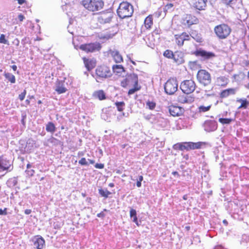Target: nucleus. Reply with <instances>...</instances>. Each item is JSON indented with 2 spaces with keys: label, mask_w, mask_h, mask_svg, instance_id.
<instances>
[{
  "label": "nucleus",
  "mask_w": 249,
  "mask_h": 249,
  "mask_svg": "<svg viewBox=\"0 0 249 249\" xmlns=\"http://www.w3.org/2000/svg\"><path fill=\"white\" fill-rule=\"evenodd\" d=\"M121 86L124 88H130L128 95H131L140 90L141 86L139 84V78L137 74L130 73L121 82Z\"/></svg>",
  "instance_id": "nucleus-1"
},
{
  "label": "nucleus",
  "mask_w": 249,
  "mask_h": 249,
  "mask_svg": "<svg viewBox=\"0 0 249 249\" xmlns=\"http://www.w3.org/2000/svg\"><path fill=\"white\" fill-rule=\"evenodd\" d=\"M117 12L121 18L130 17L133 13V6L127 1H123L120 4Z\"/></svg>",
  "instance_id": "nucleus-2"
},
{
  "label": "nucleus",
  "mask_w": 249,
  "mask_h": 249,
  "mask_svg": "<svg viewBox=\"0 0 249 249\" xmlns=\"http://www.w3.org/2000/svg\"><path fill=\"white\" fill-rule=\"evenodd\" d=\"M112 75L110 68L105 65L98 66L95 70V78L98 82L111 77Z\"/></svg>",
  "instance_id": "nucleus-3"
},
{
  "label": "nucleus",
  "mask_w": 249,
  "mask_h": 249,
  "mask_svg": "<svg viewBox=\"0 0 249 249\" xmlns=\"http://www.w3.org/2000/svg\"><path fill=\"white\" fill-rule=\"evenodd\" d=\"M231 31V27L225 23L218 25L214 28V32L216 36L220 39H224L227 38L230 36Z\"/></svg>",
  "instance_id": "nucleus-4"
},
{
  "label": "nucleus",
  "mask_w": 249,
  "mask_h": 249,
  "mask_svg": "<svg viewBox=\"0 0 249 249\" xmlns=\"http://www.w3.org/2000/svg\"><path fill=\"white\" fill-rule=\"evenodd\" d=\"M82 4L86 9L91 12L100 10L104 6L102 0H83Z\"/></svg>",
  "instance_id": "nucleus-5"
},
{
  "label": "nucleus",
  "mask_w": 249,
  "mask_h": 249,
  "mask_svg": "<svg viewBox=\"0 0 249 249\" xmlns=\"http://www.w3.org/2000/svg\"><path fill=\"white\" fill-rule=\"evenodd\" d=\"M198 81L202 85L206 86L211 83V76L210 73L205 70L201 69L198 71L196 74Z\"/></svg>",
  "instance_id": "nucleus-6"
},
{
  "label": "nucleus",
  "mask_w": 249,
  "mask_h": 249,
  "mask_svg": "<svg viewBox=\"0 0 249 249\" xmlns=\"http://www.w3.org/2000/svg\"><path fill=\"white\" fill-rule=\"evenodd\" d=\"M198 23V18L191 14L185 15L181 21V24L184 28H189L192 25Z\"/></svg>",
  "instance_id": "nucleus-7"
},
{
  "label": "nucleus",
  "mask_w": 249,
  "mask_h": 249,
  "mask_svg": "<svg viewBox=\"0 0 249 249\" xmlns=\"http://www.w3.org/2000/svg\"><path fill=\"white\" fill-rule=\"evenodd\" d=\"M102 48V45L99 42H95L93 43H85L81 44L79 49L87 53H94L100 51Z\"/></svg>",
  "instance_id": "nucleus-8"
},
{
  "label": "nucleus",
  "mask_w": 249,
  "mask_h": 249,
  "mask_svg": "<svg viewBox=\"0 0 249 249\" xmlns=\"http://www.w3.org/2000/svg\"><path fill=\"white\" fill-rule=\"evenodd\" d=\"M165 92L169 95L173 94L178 88V83L176 78H169L164 84Z\"/></svg>",
  "instance_id": "nucleus-9"
},
{
  "label": "nucleus",
  "mask_w": 249,
  "mask_h": 249,
  "mask_svg": "<svg viewBox=\"0 0 249 249\" xmlns=\"http://www.w3.org/2000/svg\"><path fill=\"white\" fill-rule=\"evenodd\" d=\"M196 87L195 82L193 80H184L180 85V89L182 92L189 94L195 90Z\"/></svg>",
  "instance_id": "nucleus-10"
},
{
  "label": "nucleus",
  "mask_w": 249,
  "mask_h": 249,
  "mask_svg": "<svg viewBox=\"0 0 249 249\" xmlns=\"http://www.w3.org/2000/svg\"><path fill=\"white\" fill-rule=\"evenodd\" d=\"M113 15V12L111 11H103L98 15L97 20L101 24L109 23L111 21Z\"/></svg>",
  "instance_id": "nucleus-11"
},
{
  "label": "nucleus",
  "mask_w": 249,
  "mask_h": 249,
  "mask_svg": "<svg viewBox=\"0 0 249 249\" xmlns=\"http://www.w3.org/2000/svg\"><path fill=\"white\" fill-rule=\"evenodd\" d=\"M175 40L176 44L179 46L181 47L183 45L184 42L185 41H190L191 40V36L189 34L186 32H182L180 34L175 35Z\"/></svg>",
  "instance_id": "nucleus-12"
},
{
  "label": "nucleus",
  "mask_w": 249,
  "mask_h": 249,
  "mask_svg": "<svg viewBox=\"0 0 249 249\" xmlns=\"http://www.w3.org/2000/svg\"><path fill=\"white\" fill-rule=\"evenodd\" d=\"M207 0H191V7L198 11L204 10L207 6Z\"/></svg>",
  "instance_id": "nucleus-13"
},
{
  "label": "nucleus",
  "mask_w": 249,
  "mask_h": 249,
  "mask_svg": "<svg viewBox=\"0 0 249 249\" xmlns=\"http://www.w3.org/2000/svg\"><path fill=\"white\" fill-rule=\"evenodd\" d=\"M12 166V162L7 160L4 156L0 157V173L4 171H7L10 169ZM3 174H0V177L3 176Z\"/></svg>",
  "instance_id": "nucleus-14"
},
{
  "label": "nucleus",
  "mask_w": 249,
  "mask_h": 249,
  "mask_svg": "<svg viewBox=\"0 0 249 249\" xmlns=\"http://www.w3.org/2000/svg\"><path fill=\"white\" fill-rule=\"evenodd\" d=\"M177 100L180 104H191L195 101V98L191 95L183 92L178 96Z\"/></svg>",
  "instance_id": "nucleus-15"
},
{
  "label": "nucleus",
  "mask_w": 249,
  "mask_h": 249,
  "mask_svg": "<svg viewBox=\"0 0 249 249\" xmlns=\"http://www.w3.org/2000/svg\"><path fill=\"white\" fill-rule=\"evenodd\" d=\"M194 54L196 56L201 57L204 60L212 59L215 56L213 53L207 52L203 50H196Z\"/></svg>",
  "instance_id": "nucleus-16"
},
{
  "label": "nucleus",
  "mask_w": 249,
  "mask_h": 249,
  "mask_svg": "<svg viewBox=\"0 0 249 249\" xmlns=\"http://www.w3.org/2000/svg\"><path fill=\"white\" fill-rule=\"evenodd\" d=\"M172 59L174 60V62L178 65L183 64L185 62L184 53L181 51H176L174 53Z\"/></svg>",
  "instance_id": "nucleus-17"
},
{
  "label": "nucleus",
  "mask_w": 249,
  "mask_h": 249,
  "mask_svg": "<svg viewBox=\"0 0 249 249\" xmlns=\"http://www.w3.org/2000/svg\"><path fill=\"white\" fill-rule=\"evenodd\" d=\"M236 91V88H228L222 90L219 93V97L221 99L226 98L230 96L235 95Z\"/></svg>",
  "instance_id": "nucleus-18"
},
{
  "label": "nucleus",
  "mask_w": 249,
  "mask_h": 249,
  "mask_svg": "<svg viewBox=\"0 0 249 249\" xmlns=\"http://www.w3.org/2000/svg\"><path fill=\"white\" fill-rule=\"evenodd\" d=\"M183 109L178 106H171L169 107V111L170 114L174 116H180L183 114Z\"/></svg>",
  "instance_id": "nucleus-19"
},
{
  "label": "nucleus",
  "mask_w": 249,
  "mask_h": 249,
  "mask_svg": "<svg viewBox=\"0 0 249 249\" xmlns=\"http://www.w3.org/2000/svg\"><path fill=\"white\" fill-rule=\"evenodd\" d=\"M229 82V79L224 76L217 77L215 81L216 85L219 87H226Z\"/></svg>",
  "instance_id": "nucleus-20"
},
{
  "label": "nucleus",
  "mask_w": 249,
  "mask_h": 249,
  "mask_svg": "<svg viewBox=\"0 0 249 249\" xmlns=\"http://www.w3.org/2000/svg\"><path fill=\"white\" fill-rule=\"evenodd\" d=\"M45 240L40 236H36L34 240V245L37 249H42L45 246Z\"/></svg>",
  "instance_id": "nucleus-21"
},
{
  "label": "nucleus",
  "mask_w": 249,
  "mask_h": 249,
  "mask_svg": "<svg viewBox=\"0 0 249 249\" xmlns=\"http://www.w3.org/2000/svg\"><path fill=\"white\" fill-rule=\"evenodd\" d=\"M114 33H111L109 30L106 29L102 33L99 34L98 37L100 39L107 40L112 38L114 36Z\"/></svg>",
  "instance_id": "nucleus-22"
},
{
  "label": "nucleus",
  "mask_w": 249,
  "mask_h": 249,
  "mask_svg": "<svg viewBox=\"0 0 249 249\" xmlns=\"http://www.w3.org/2000/svg\"><path fill=\"white\" fill-rule=\"evenodd\" d=\"M222 1L225 4L230 6L233 9L238 8L241 5L240 0H222Z\"/></svg>",
  "instance_id": "nucleus-23"
},
{
  "label": "nucleus",
  "mask_w": 249,
  "mask_h": 249,
  "mask_svg": "<svg viewBox=\"0 0 249 249\" xmlns=\"http://www.w3.org/2000/svg\"><path fill=\"white\" fill-rule=\"evenodd\" d=\"M110 54L116 63H120L123 62V58L120 53L116 50L110 51Z\"/></svg>",
  "instance_id": "nucleus-24"
},
{
  "label": "nucleus",
  "mask_w": 249,
  "mask_h": 249,
  "mask_svg": "<svg viewBox=\"0 0 249 249\" xmlns=\"http://www.w3.org/2000/svg\"><path fill=\"white\" fill-rule=\"evenodd\" d=\"M92 96L94 98L97 99L100 101L107 99L106 94L102 89L95 91L92 94Z\"/></svg>",
  "instance_id": "nucleus-25"
},
{
  "label": "nucleus",
  "mask_w": 249,
  "mask_h": 249,
  "mask_svg": "<svg viewBox=\"0 0 249 249\" xmlns=\"http://www.w3.org/2000/svg\"><path fill=\"white\" fill-rule=\"evenodd\" d=\"M55 90L58 94H62L66 92L67 89L64 86V82L62 81H57L56 83V88Z\"/></svg>",
  "instance_id": "nucleus-26"
},
{
  "label": "nucleus",
  "mask_w": 249,
  "mask_h": 249,
  "mask_svg": "<svg viewBox=\"0 0 249 249\" xmlns=\"http://www.w3.org/2000/svg\"><path fill=\"white\" fill-rule=\"evenodd\" d=\"M143 25L147 30H150L153 25V15H148L144 19Z\"/></svg>",
  "instance_id": "nucleus-27"
},
{
  "label": "nucleus",
  "mask_w": 249,
  "mask_h": 249,
  "mask_svg": "<svg viewBox=\"0 0 249 249\" xmlns=\"http://www.w3.org/2000/svg\"><path fill=\"white\" fill-rule=\"evenodd\" d=\"M83 60L84 61L85 66L88 71L92 70L95 67V63L93 62L92 60H91V59H89L86 57H83Z\"/></svg>",
  "instance_id": "nucleus-28"
},
{
  "label": "nucleus",
  "mask_w": 249,
  "mask_h": 249,
  "mask_svg": "<svg viewBox=\"0 0 249 249\" xmlns=\"http://www.w3.org/2000/svg\"><path fill=\"white\" fill-rule=\"evenodd\" d=\"M237 102L241 104L238 109H246L249 106V101L246 98H240L237 100Z\"/></svg>",
  "instance_id": "nucleus-29"
},
{
  "label": "nucleus",
  "mask_w": 249,
  "mask_h": 249,
  "mask_svg": "<svg viewBox=\"0 0 249 249\" xmlns=\"http://www.w3.org/2000/svg\"><path fill=\"white\" fill-rule=\"evenodd\" d=\"M189 35L190 36H191V38L192 37L196 42L198 43H201L202 42L203 38L201 36V35H200V34L198 33L197 31H193Z\"/></svg>",
  "instance_id": "nucleus-30"
},
{
  "label": "nucleus",
  "mask_w": 249,
  "mask_h": 249,
  "mask_svg": "<svg viewBox=\"0 0 249 249\" xmlns=\"http://www.w3.org/2000/svg\"><path fill=\"white\" fill-rule=\"evenodd\" d=\"M112 71L116 74H121L125 71V69L122 65H114L112 66Z\"/></svg>",
  "instance_id": "nucleus-31"
},
{
  "label": "nucleus",
  "mask_w": 249,
  "mask_h": 249,
  "mask_svg": "<svg viewBox=\"0 0 249 249\" xmlns=\"http://www.w3.org/2000/svg\"><path fill=\"white\" fill-rule=\"evenodd\" d=\"M178 147V149L181 151L183 150H187L189 151L190 150V146H189V142H180L178 143L176 145Z\"/></svg>",
  "instance_id": "nucleus-32"
},
{
  "label": "nucleus",
  "mask_w": 249,
  "mask_h": 249,
  "mask_svg": "<svg viewBox=\"0 0 249 249\" xmlns=\"http://www.w3.org/2000/svg\"><path fill=\"white\" fill-rule=\"evenodd\" d=\"M204 143L202 142H189V146L190 150L197 149L201 148L202 145Z\"/></svg>",
  "instance_id": "nucleus-33"
},
{
  "label": "nucleus",
  "mask_w": 249,
  "mask_h": 249,
  "mask_svg": "<svg viewBox=\"0 0 249 249\" xmlns=\"http://www.w3.org/2000/svg\"><path fill=\"white\" fill-rule=\"evenodd\" d=\"M55 129L54 124L51 122H48L46 125V130L47 132L53 133L55 131Z\"/></svg>",
  "instance_id": "nucleus-34"
},
{
  "label": "nucleus",
  "mask_w": 249,
  "mask_h": 249,
  "mask_svg": "<svg viewBox=\"0 0 249 249\" xmlns=\"http://www.w3.org/2000/svg\"><path fill=\"white\" fill-rule=\"evenodd\" d=\"M130 216L133 218V221L138 226H139L138 218L137 216V212L135 209H131L130 210Z\"/></svg>",
  "instance_id": "nucleus-35"
},
{
  "label": "nucleus",
  "mask_w": 249,
  "mask_h": 249,
  "mask_svg": "<svg viewBox=\"0 0 249 249\" xmlns=\"http://www.w3.org/2000/svg\"><path fill=\"white\" fill-rule=\"evenodd\" d=\"M212 107V105H209L207 106H204L203 105L200 106L198 107L197 110L198 112L199 113L202 112H205L208 111Z\"/></svg>",
  "instance_id": "nucleus-36"
},
{
  "label": "nucleus",
  "mask_w": 249,
  "mask_h": 249,
  "mask_svg": "<svg viewBox=\"0 0 249 249\" xmlns=\"http://www.w3.org/2000/svg\"><path fill=\"white\" fill-rule=\"evenodd\" d=\"M117 110L119 112H122L124 109L125 103L124 101L122 102H116L115 103Z\"/></svg>",
  "instance_id": "nucleus-37"
},
{
  "label": "nucleus",
  "mask_w": 249,
  "mask_h": 249,
  "mask_svg": "<svg viewBox=\"0 0 249 249\" xmlns=\"http://www.w3.org/2000/svg\"><path fill=\"white\" fill-rule=\"evenodd\" d=\"M234 121V119L232 118H219L218 120L219 122H220L222 124H231L232 122Z\"/></svg>",
  "instance_id": "nucleus-38"
},
{
  "label": "nucleus",
  "mask_w": 249,
  "mask_h": 249,
  "mask_svg": "<svg viewBox=\"0 0 249 249\" xmlns=\"http://www.w3.org/2000/svg\"><path fill=\"white\" fill-rule=\"evenodd\" d=\"M174 53L170 50H166L163 53V55L164 57L168 58V59H172L174 56Z\"/></svg>",
  "instance_id": "nucleus-39"
},
{
  "label": "nucleus",
  "mask_w": 249,
  "mask_h": 249,
  "mask_svg": "<svg viewBox=\"0 0 249 249\" xmlns=\"http://www.w3.org/2000/svg\"><path fill=\"white\" fill-rule=\"evenodd\" d=\"M99 193L100 195L105 198H107L111 194V193L107 190H104L102 189H99Z\"/></svg>",
  "instance_id": "nucleus-40"
},
{
  "label": "nucleus",
  "mask_w": 249,
  "mask_h": 249,
  "mask_svg": "<svg viewBox=\"0 0 249 249\" xmlns=\"http://www.w3.org/2000/svg\"><path fill=\"white\" fill-rule=\"evenodd\" d=\"M5 78L11 83H14L15 81V78L14 75L10 73H5Z\"/></svg>",
  "instance_id": "nucleus-41"
},
{
  "label": "nucleus",
  "mask_w": 249,
  "mask_h": 249,
  "mask_svg": "<svg viewBox=\"0 0 249 249\" xmlns=\"http://www.w3.org/2000/svg\"><path fill=\"white\" fill-rule=\"evenodd\" d=\"M161 33V30L160 29V28H156L152 32V35L153 36L156 35V36H160V34Z\"/></svg>",
  "instance_id": "nucleus-42"
},
{
  "label": "nucleus",
  "mask_w": 249,
  "mask_h": 249,
  "mask_svg": "<svg viewBox=\"0 0 249 249\" xmlns=\"http://www.w3.org/2000/svg\"><path fill=\"white\" fill-rule=\"evenodd\" d=\"M0 43L8 44V41L5 38V36L4 34H1L0 36Z\"/></svg>",
  "instance_id": "nucleus-43"
},
{
  "label": "nucleus",
  "mask_w": 249,
  "mask_h": 249,
  "mask_svg": "<svg viewBox=\"0 0 249 249\" xmlns=\"http://www.w3.org/2000/svg\"><path fill=\"white\" fill-rule=\"evenodd\" d=\"M147 106L150 109H153L156 107V103L152 101H147L146 103Z\"/></svg>",
  "instance_id": "nucleus-44"
},
{
  "label": "nucleus",
  "mask_w": 249,
  "mask_h": 249,
  "mask_svg": "<svg viewBox=\"0 0 249 249\" xmlns=\"http://www.w3.org/2000/svg\"><path fill=\"white\" fill-rule=\"evenodd\" d=\"M78 162H79V164H80L81 165H88V161H87L86 158H81V160H79Z\"/></svg>",
  "instance_id": "nucleus-45"
},
{
  "label": "nucleus",
  "mask_w": 249,
  "mask_h": 249,
  "mask_svg": "<svg viewBox=\"0 0 249 249\" xmlns=\"http://www.w3.org/2000/svg\"><path fill=\"white\" fill-rule=\"evenodd\" d=\"M26 94V89H24L22 93H21L20 94H19L18 98L20 99V100L22 101L24 99Z\"/></svg>",
  "instance_id": "nucleus-46"
},
{
  "label": "nucleus",
  "mask_w": 249,
  "mask_h": 249,
  "mask_svg": "<svg viewBox=\"0 0 249 249\" xmlns=\"http://www.w3.org/2000/svg\"><path fill=\"white\" fill-rule=\"evenodd\" d=\"M207 124L212 126V129L209 130V131L214 130L217 128L216 124L214 122H210Z\"/></svg>",
  "instance_id": "nucleus-47"
},
{
  "label": "nucleus",
  "mask_w": 249,
  "mask_h": 249,
  "mask_svg": "<svg viewBox=\"0 0 249 249\" xmlns=\"http://www.w3.org/2000/svg\"><path fill=\"white\" fill-rule=\"evenodd\" d=\"M174 6V5L172 3H168L164 7V11L167 12L168 10L171 9Z\"/></svg>",
  "instance_id": "nucleus-48"
},
{
  "label": "nucleus",
  "mask_w": 249,
  "mask_h": 249,
  "mask_svg": "<svg viewBox=\"0 0 249 249\" xmlns=\"http://www.w3.org/2000/svg\"><path fill=\"white\" fill-rule=\"evenodd\" d=\"M107 210L106 209H104L103 211L100 212V213L97 214V216L98 217L104 218L105 216V214L104 212H107Z\"/></svg>",
  "instance_id": "nucleus-49"
},
{
  "label": "nucleus",
  "mask_w": 249,
  "mask_h": 249,
  "mask_svg": "<svg viewBox=\"0 0 249 249\" xmlns=\"http://www.w3.org/2000/svg\"><path fill=\"white\" fill-rule=\"evenodd\" d=\"M162 13V11L160 9H159L156 12H155L153 15L156 17L157 18H159L160 16Z\"/></svg>",
  "instance_id": "nucleus-50"
},
{
  "label": "nucleus",
  "mask_w": 249,
  "mask_h": 249,
  "mask_svg": "<svg viewBox=\"0 0 249 249\" xmlns=\"http://www.w3.org/2000/svg\"><path fill=\"white\" fill-rule=\"evenodd\" d=\"M26 172L27 174L30 176H33L35 173V171L33 169H31V170L27 169L26 170Z\"/></svg>",
  "instance_id": "nucleus-51"
},
{
  "label": "nucleus",
  "mask_w": 249,
  "mask_h": 249,
  "mask_svg": "<svg viewBox=\"0 0 249 249\" xmlns=\"http://www.w3.org/2000/svg\"><path fill=\"white\" fill-rule=\"evenodd\" d=\"M95 167L97 169H103L104 167V164L103 163H96Z\"/></svg>",
  "instance_id": "nucleus-52"
},
{
  "label": "nucleus",
  "mask_w": 249,
  "mask_h": 249,
  "mask_svg": "<svg viewBox=\"0 0 249 249\" xmlns=\"http://www.w3.org/2000/svg\"><path fill=\"white\" fill-rule=\"evenodd\" d=\"M7 213V208H4L3 210L0 209V215H6Z\"/></svg>",
  "instance_id": "nucleus-53"
},
{
  "label": "nucleus",
  "mask_w": 249,
  "mask_h": 249,
  "mask_svg": "<svg viewBox=\"0 0 249 249\" xmlns=\"http://www.w3.org/2000/svg\"><path fill=\"white\" fill-rule=\"evenodd\" d=\"M18 18L20 21H22L25 18V17L21 14H20L18 16Z\"/></svg>",
  "instance_id": "nucleus-54"
},
{
  "label": "nucleus",
  "mask_w": 249,
  "mask_h": 249,
  "mask_svg": "<svg viewBox=\"0 0 249 249\" xmlns=\"http://www.w3.org/2000/svg\"><path fill=\"white\" fill-rule=\"evenodd\" d=\"M18 0V3L19 4H22L24 3H25L26 4H27V1L26 0Z\"/></svg>",
  "instance_id": "nucleus-55"
},
{
  "label": "nucleus",
  "mask_w": 249,
  "mask_h": 249,
  "mask_svg": "<svg viewBox=\"0 0 249 249\" xmlns=\"http://www.w3.org/2000/svg\"><path fill=\"white\" fill-rule=\"evenodd\" d=\"M32 211L30 209H26L25 210V213L26 214H29L31 213Z\"/></svg>",
  "instance_id": "nucleus-56"
},
{
  "label": "nucleus",
  "mask_w": 249,
  "mask_h": 249,
  "mask_svg": "<svg viewBox=\"0 0 249 249\" xmlns=\"http://www.w3.org/2000/svg\"><path fill=\"white\" fill-rule=\"evenodd\" d=\"M174 176H177L178 177H179V175L177 171H174L172 173Z\"/></svg>",
  "instance_id": "nucleus-57"
},
{
  "label": "nucleus",
  "mask_w": 249,
  "mask_h": 249,
  "mask_svg": "<svg viewBox=\"0 0 249 249\" xmlns=\"http://www.w3.org/2000/svg\"><path fill=\"white\" fill-rule=\"evenodd\" d=\"M136 185H137V186L138 187H141L142 186V183H141V182L140 181H137V183H136Z\"/></svg>",
  "instance_id": "nucleus-58"
},
{
  "label": "nucleus",
  "mask_w": 249,
  "mask_h": 249,
  "mask_svg": "<svg viewBox=\"0 0 249 249\" xmlns=\"http://www.w3.org/2000/svg\"><path fill=\"white\" fill-rule=\"evenodd\" d=\"M143 178L142 176H139V178H138V181H140L142 182L143 180Z\"/></svg>",
  "instance_id": "nucleus-59"
},
{
  "label": "nucleus",
  "mask_w": 249,
  "mask_h": 249,
  "mask_svg": "<svg viewBox=\"0 0 249 249\" xmlns=\"http://www.w3.org/2000/svg\"><path fill=\"white\" fill-rule=\"evenodd\" d=\"M223 223L226 226L228 225V222L226 219L223 220Z\"/></svg>",
  "instance_id": "nucleus-60"
},
{
  "label": "nucleus",
  "mask_w": 249,
  "mask_h": 249,
  "mask_svg": "<svg viewBox=\"0 0 249 249\" xmlns=\"http://www.w3.org/2000/svg\"><path fill=\"white\" fill-rule=\"evenodd\" d=\"M89 163H90V164H93L94 163V160H89Z\"/></svg>",
  "instance_id": "nucleus-61"
},
{
  "label": "nucleus",
  "mask_w": 249,
  "mask_h": 249,
  "mask_svg": "<svg viewBox=\"0 0 249 249\" xmlns=\"http://www.w3.org/2000/svg\"><path fill=\"white\" fill-rule=\"evenodd\" d=\"M108 186L110 187H113L114 186V184L113 183H110L109 184H108Z\"/></svg>",
  "instance_id": "nucleus-62"
},
{
  "label": "nucleus",
  "mask_w": 249,
  "mask_h": 249,
  "mask_svg": "<svg viewBox=\"0 0 249 249\" xmlns=\"http://www.w3.org/2000/svg\"><path fill=\"white\" fill-rule=\"evenodd\" d=\"M185 228L187 231H189L190 230V227L189 226H186Z\"/></svg>",
  "instance_id": "nucleus-63"
},
{
  "label": "nucleus",
  "mask_w": 249,
  "mask_h": 249,
  "mask_svg": "<svg viewBox=\"0 0 249 249\" xmlns=\"http://www.w3.org/2000/svg\"><path fill=\"white\" fill-rule=\"evenodd\" d=\"M27 167L28 169H29V168H30L31 167V165L30 164H28L27 165Z\"/></svg>",
  "instance_id": "nucleus-64"
}]
</instances>
